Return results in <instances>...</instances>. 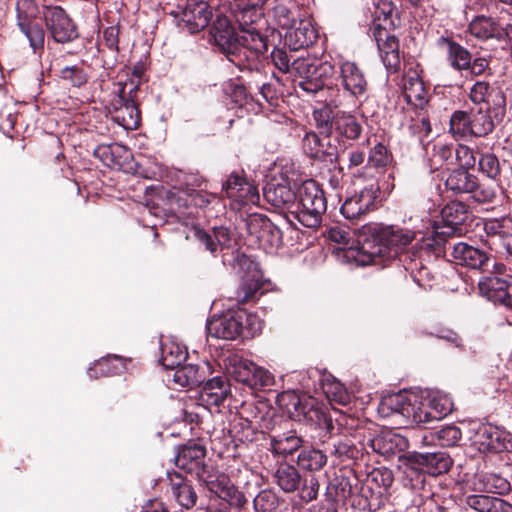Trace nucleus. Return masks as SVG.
I'll return each instance as SVG.
<instances>
[{"mask_svg":"<svg viewBox=\"0 0 512 512\" xmlns=\"http://www.w3.org/2000/svg\"><path fill=\"white\" fill-rule=\"evenodd\" d=\"M483 229L486 234L485 244L490 249L495 245L504 248L508 242L512 241V217L503 216L487 219L484 222Z\"/></svg>","mask_w":512,"mask_h":512,"instance_id":"36","label":"nucleus"},{"mask_svg":"<svg viewBox=\"0 0 512 512\" xmlns=\"http://www.w3.org/2000/svg\"><path fill=\"white\" fill-rule=\"evenodd\" d=\"M491 56H473L469 60L468 66L464 71L468 72L473 77L492 76L493 71L491 68Z\"/></svg>","mask_w":512,"mask_h":512,"instance_id":"63","label":"nucleus"},{"mask_svg":"<svg viewBox=\"0 0 512 512\" xmlns=\"http://www.w3.org/2000/svg\"><path fill=\"white\" fill-rule=\"evenodd\" d=\"M474 443L478 445L482 452L501 453L512 451L510 434L491 425H482L477 429Z\"/></svg>","mask_w":512,"mask_h":512,"instance_id":"26","label":"nucleus"},{"mask_svg":"<svg viewBox=\"0 0 512 512\" xmlns=\"http://www.w3.org/2000/svg\"><path fill=\"white\" fill-rule=\"evenodd\" d=\"M241 77L236 78V82L230 84V96L236 104L243 106L253 100L251 89L253 88V79L243 83Z\"/></svg>","mask_w":512,"mask_h":512,"instance_id":"59","label":"nucleus"},{"mask_svg":"<svg viewBox=\"0 0 512 512\" xmlns=\"http://www.w3.org/2000/svg\"><path fill=\"white\" fill-rule=\"evenodd\" d=\"M270 410L268 407L261 402H243L241 405V409L239 411L240 418H245V416H249L252 419L253 424L257 423L258 420L262 421L263 424L260 425L261 428H265L267 430L273 431L275 430L276 420L279 417H276L274 414L267 418Z\"/></svg>","mask_w":512,"mask_h":512,"instance_id":"44","label":"nucleus"},{"mask_svg":"<svg viewBox=\"0 0 512 512\" xmlns=\"http://www.w3.org/2000/svg\"><path fill=\"white\" fill-rule=\"evenodd\" d=\"M339 73L340 85L349 96L360 100L367 95L369 83L364 70L356 62L341 61Z\"/></svg>","mask_w":512,"mask_h":512,"instance_id":"23","label":"nucleus"},{"mask_svg":"<svg viewBox=\"0 0 512 512\" xmlns=\"http://www.w3.org/2000/svg\"><path fill=\"white\" fill-rule=\"evenodd\" d=\"M404 96L408 103L413 101L423 102L425 100V87L418 76H408L404 79Z\"/></svg>","mask_w":512,"mask_h":512,"instance_id":"57","label":"nucleus"},{"mask_svg":"<svg viewBox=\"0 0 512 512\" xmlns=\"http://www.w3.org/2000/svg\"><path fill=\"white\" fill-rule=\"evenodd\" d=\"M227 371L236 382L254 390L263 389L273 383V376L269 371L238 356L229 359Z\"/></svg>","mask_w":512,"mask_h":512,"instance_id":"18","label":"nucleus"},{"mask_svg":"<svg viewBox=\"0 0 512 512\" xmlns=\"http://www.w3.org/2000/svg\"><path fill=\"white\" fill-rule=\"evenodd\" d=\"M465 168H456L450 171L446 180L447 191L454 195L469 194L479 204H494L499 198V185L480 182L478 177Z\"/></svg>","mask_w":512,"mask_h":512,"instance_id":"7","label":"nucleus"},{"mask_svg":"<svg viewBox=\"0 0 512 512\" xmlns=\"http://www.w3.org/2000/svg\"><path fill=\"white\" fill-rule=\"evenodd\" d=\"M327 462L326 452L313 445L302 447L296 458L297 467L310 473L321 471L327 465Z\"/></svg>","mask_w":512,"mask_h":512,"instance_id":"42","label":"nucleus"},{"mask_svg":"<svg viewBox=\"0 0 512 512\" xmlns=\"http://www.w3.org/2000/svg\"><path fill=\"white\" fill-rule=\"evenodd\" d=\"M468 98L476 106L485 105L497 122H501L506 115V93L498 81L477 80L471 86Z\"/></svg>","mask_w":512,"mask_h":512,"instance_id":"16","label":"nucleus"},{"mask_svg":"<svg viewBox=\"0 0 512 512\" xmlns=\"http://www.w3.org/2000/svg\"><path fill=\"white\" fill-rule=\"evenodd\" d=\"M206 455L207 449L203 444L189 440L175 447L174 463L177 468L197 477L208 465Z\"/></svg>","mask_w":512,"mask_h":512,"instance_id":"21","label":"nucleus"},{"mask_svg":"<svg viewBox=\"0 0 512 512\" xmlns=\"http://www.w3.org/2000/svg\"><path fill=\"white\" fill-rule=\"evenodd\" d=\"M417 233L400 225H385L384 240L387 243V264L401 251L409 247Z\"/></svg>","mask_w":512,"mask_h":512,"instance_id":"33","label":"nucleus"},{"mask_svg":"<svg viewBox=\"0 0 512 512\" xmlns=\"http://www.w3.org/2000/svg\"><path fill=\"white\" fill-rule=\"evenodd\" d=\"M296 210L291 214L303 226L317 229L327 210V200L323 189L313 179L299 183L296 193Z\"/></svg>","mask_w":512,"mask_h":512,"instance_id":"5","label":"nucleus"},{"mask_svg":"<svg viewBox=\"0 0 512 512\" xmlns=\"http://www.w3.org/2000/svg\"><path fill=\"white\" fill-rule=\"evenodd\" d=\"M446 234L448 232L436 230L416 241L414 245L424 260H429L431 257L435 259L446 257L448 251H452L449 245L454 243L447 238Z\"/></svg>","mask_w":512,"mask_h":512,"instance_id":"32","label":"nucleus"},{"mask_svg":"<svg viewBox=\"0 0 512 512\" xmlns=\"http://www.w3.org/2000/svg\"><path fill=\"white\" fill-rule=\"evenodd\" d=\"M294 74L299 77L298 87L310 95H315L324 88V82H321L313 59L298 58L292 62Z\"/></svg>","mask_w":512,"mask_h":512,"instance_id":"34","label":"nucleus"},{"mask_svg":"<svg viewBox=\"0 0 512 512\" xmlns=\"http://www.w3.org/2000/svg\"><path fill=\"white\" fill-rule=\"evenodd\" d=\"M455 150L452 144L435 143L430 158L431 167L438 170L444 165H452L455 159Z\"/></svg>","mask_w":512,"mask_h":512,"instance_id":"53","label":"nucleus"},{"mask_svg":"<svg viewBox=\"0 0 512 512\" xmlns=\"http://www.w3.org/2000/svg\"><path fill=\"white\" fill-rule=\"evenodd\" d=\"M211 374L209 362L201 361L198 364H182L173 375L174 382L185 387H198L206 382Z\"/></svg>","mask_w":512,"mask_h":512,"instance_id":"37","label":"nucleus"},{"mask_svg":"<svg viewBox=\"0 0 512 512\" xmlns=\"http://www.w3.org/2000/svg\"><path fill=\"white\" fill-rule=\"evenodd\" d=\"M230 393L228 379L225 376H215L202 385L199 399L208 406H220Z\"/></svg>","mask_w":512,"mask_h":512,"instance_id":"38","label":"nucleus"},{"mask_svg":"<svg viewBox=\"0 0 512 512\" xmlns=\"http://www.w3.org/2000/svg\"><path fill=\"white\" fill-rule=\"evenodd\" d=\"M247 228L250 235H254L265 248H278L282 244V231L266 216H251Z\"/></svg>","mask_w":512,"mask_h":512,"instance_id":"28","label":"nucleus"},{"mask_svg":"<svg viewBox=\"0 0 512 512\" xmlns=\"http://www.w3.org/2000/svg\"><path fill=\"white\" fill-rule=\"evenodd\" d=\"M479 170L492 180H497L501 174L500 162L493 153H481L478 160Z\"/></svg>","mask_w":512,"mask_h":512,"instance_id":"62","label":"nucleus"},{"mask_svg":"<svg viewBox=\"0 0 512 512\" xmlns=\"http://www.w3.org/2000/svg\"><path fill=\"white\" fill-rule=\"evenodd\" d=\"M284 503L285 500L275 490L266 488L254 497L253 509L255 512H281Z\"/></svg>","mask_w":512,"mask_h":512,"instance_id":"48","label":"nucleus"},{"mask_svg":"<svg viewBox=\"0 0 512 512\" xmlns=\"http://www.w3.org/2000/svg\"><path fill=\"white\" fill-rule=\"evenodd\" d=\"M188 357L186 347L175 343L167 342L161 345V364L170 370H177Z\"/></svg>","mask_w":512,"mask_h":512,"instance_id":"47","label":"nucleus"},{"mask_svg":"<svg viewBox=\"0 0 512 512\" xmlns=\"http://www.w3.org/2000/svg\"><path fill=\"white\" fill-rule=\"evenodd\" d=\"M199 484L230 507L243 509L247 504L244 493L231 481L230 477L213 465H207L196 477Z\"/></svg>","mask_w":512,"mask_h":512,"instance_id":"11","label":"nucleus"},{"mask_svg":"<svg viewBox=\"0 0 512 512\" xmlns=\"http://www.w3.org/2000/svg\"><path fill=\"white\" fill-rule=\"evenodd\" d=\"M392 261H397L400 265L404 267V269L410 272L414 281L420 284V282L428 276L429 271L424 266V258L418 253L415 245H412L410 248H406L401 251L397 257L392 259Z\"/></svg>","mask_w":512,"mask_h":512,"instance_id":"41","label":"nucleus"},{"mask_svg":"<svg viewBox=\"0 0 512 512\" xmlns=\"http://www.w3.org/2000/svg\"><path fill=\"white\" fill-rule=\"evenodd\" d=\"M393 161V155L382 143H377L370 149L367 165L376 169H384Z\"/></svg>","mask_w":512,"mask_h":512,"instance_id":"56","label":"nucleus"},{"mask_svg":"<svg viewBox=\"0 0 512 512\" xmlns=\"http://www.w3.org/2000/svg\"><path fill=\"white\" fill-rule=\"evenodd\" d=\"M272 432L269 439L273 454L287 457L299 452L304 447V439L295 430L280 433L275 429Z\"/></svg>","mask_w":512,"mask_h":512,"instance_id":"39","label":"nucleus"},{"mask_svg":"<svg viewBox=\"0 0 512 512\" xmlns=\"http://www.w3.org/2000/svg\"><path fill=\"white\" fill-rule=\"evenodd\" d=\"M452 248L450 256L457 265L479 270L482 273L494 272L503 274L506 267L503 263L496 262L495 258L487 252L464 242L449 245Z\"/></svg>","mask_w":512,"mask_h":512,"instance_id":"14","label":"nucleus"},{"mask_svg":"<svg viewBox=\"0 0 512 512\" xmlns=\"http://www.w3.org/2000/svg\"><path fill=\"white\" fill-rule=\"evenodd\" d=\"M379 193L380 189L377 185L371 184L364 187L359 193L345 200L340 209L342 215L349 220L359 219L376 208Z\"/></svg>","mask_w":512,"mask_h":512,"instance_id":"24","label":"nucleus"},{"mask_svg":"<svg viewBox=\"0 0 512 512\" xmlns=\"http://www.w3.org/2000/svg\"><path fill=\"white\" fill-rule=\"evenodd\" d=\"M130 361V359L115 354H108L94 362L88 369V375L94 379L120 375L127 370V364Z\"/></svg>","mask_w":512,"mask_h":512,"instance_id":"40","label":"nucleus"},{"mask_svg":"<svg viewBox=\"0 0 512 512\" xmlns=\"http://www.w3.org/2000/svg\"><path fill=\"white\" fill-rule=\"evenodd\" d=\"M249 74L253 76V85L256 89L259 90L260 94L263 96V98L269 102L270 104L276 103L278 100V90L276 87L268 82H265L266 79V72H265V65L263 66V75L259 76L254 72L247 71Z\"/></svg>","mask_w":512,"mask_h":512,"instance_id":"61","label":"nucleus"},{"mask_svg":"<svg viewBox=\"0 0 512 512\" xmlns=\"http://www.w3.org/2000/svg\"><path fill=\"white\" fill-rule=\"evenodd\" d=\"M41 16L46 31L56 43H71L79 37L76 23L61 6L44 5L41 9Z\"/></svg>","mask_w":512,"mask_h":512,"instance_id":"15","label":"nucleus"},{"mask_svg":"<svg viewBox=\"0 0 512 512\" xmlns=\"http://www.w3.org/2000/svg\"><path fill=\"white\" fill-rule=\"evenodd\" d=\"M222 192L227 198L242 204H255L259 200L256 187L247 181L244 171L231 172L222 184Z\"/></svg>","mask_w":512,"mask_h":512,"instance_id":"27","label":"nucleus"},{"mask_svg":"<svg viewBox=\"0 0 512 512\" xmlns=\"http://www.w3.org/2000/svg\"><path fill=\"white\" fill-rule=\"evenodd\" d=\"M483 276L478 283L480 294L495 304L503 305L512 310V284L500 278L492 271Z\"/></svg>","mask_w":512,"mask_h":512,"instance_id":"25","label":"nucleus"},{"mask_svg":"<svg viewBox=\"0 0 512 512\" xmlns=\"http://www.w3.org/2000/svg\"><path fill=\"white\" fill-rule=\"evenodd\" d=\"M331 454L340 461L353 460L362 461L365 457L363 448L357 447L349 438L339 439L333 443Z\"/></svg>","mask_w":512,"mask_h":512,"instance_id":"50","label":"nucleus"},{"mask_svg":"<svg viewBox=\"0 0 512 512\" xmlns=\"http://www.w3.org/2000/svg\"><path fill=\"white\" fill-rule=\"evenodd\" d=\"M277 404L283 413L293 421L314 426L330 435L335 429L327 408L320 406L313 397L288 390L278 394Z\"/></svg>","mask_w":512,"mask_h":512,"instance_id":"2","label":"nucleus"},{"mask_svg":"<svg viewBox=\"0 0 512 512\" xmlns=\"http://www.w3.org/2000/svg\"><path fill=\"white\" fill-rule=\"evenodd\" d=\"M222 263L241 279L236 296L238 303L255 302L265 293L263 274L255 258L240 249H234L223 252Z\"/></svg>","mask_w":512,"mask_h":512,"instance_id":"3","label":"nucleus"},{"mask_svg":"<svg viewBox=\"0 0 512 512\" xmlns=\"http://www.w3.org/2000/svg\"><path fill=\"white\" fill-rule=\"evenodd\" d=\"M378 412L382 417H390L398 414L412 423H430L433 420H440L447 415L448 410H439L432 406V401L422 402L417 396L409 397L403 393H395L384 396L379 405Z\"/></svg>","mask_w":512,"mask_h":512,"instance_id":"4","label":"nucleus"},{"mask_svg":"<svg viewBox=\"0 0 512 512\" xmlns=\"http://www.w3.org/2000/svg\"><path fill=\"white\" fill-rule=\"evenodd\" d=\"M111 119L125 130H136L141 124V111L133 100L126 102L122 97H115L109 107Z\"/></svg>","mask_w":512,"mask_h":512,"instance_id":"30","label":"nucleus"},{"mask_svg":"<svg viewBox=\"0 0 512 512\" xmlns=\"http://www.w3.org/2000/svg\"><path fill=\"white\" fill-rule=\"evenodd\" d=\"M398 441H400L398 436L392 435L391 433H386L377 435L370 439L368 445L373 449L374 452L383 456H388L395 453L398 447Z\"/></svg>","mask_w":512,"mask_h":512,"instance_id":"55","label":"nucleus"},{"mask_svg":"<svg viewBox=\"0 0 512 512\" xmlns=\"http://www.w3.org/2000/svg\"><path fill=\"white\" fill-rule=\"evenodd\" d=\"M164 9L174 18L175 24L189 32L196 34L206 28L212 19V9L205 0H185L184 3L172 5L167 3Z\"/></svg>","mask_w":512,"mask_h":512,"instance_id":"10","label":"nucleus"},{"mask_svg":"<svg viewBox=\"0 0 512 512\" xmlns=\"http://www.w3.org/2000/svg\"><path fill=\"white\" fill-rule=\"evenodd\" d=\"M262 5L259 0H257V2H251L250 0H234L233 3H230V10L239 25V33L255 31L261 38H264L267 43V50H269L271 46L269 38L266 34H263L258 27V25L264 21Z\"/></svg>","mask_w":512,"mask_h":512,"instance_id":"20","label":"nucleus"},{"mask_svg":"<svg viewBox=\"0 0 512 512\" xmlns=\"http://www.w3.org/2000/svg\"><path fill=\"white\" fill-rule=\"evenodd\" d=\"M385 225L368 223L363 225L356 235V249L367 257L363 263L387 265V243L384 240Z\"/></svg>","mask_w":512,"mask_h":512,"instance_id":"13","label":"nucleus"},{"mask_svg":"<svg viewBox=\"0 0 512 512\" xmlns=\"http://www.w3.org/2000/svg\"><path fill=\"white\" fill-rule=\"evenodd\" d=\"M453 459L445 451L411 452L407 456V465L412 473L440 476L448 473L453 466Z\"/></svg>","mask_w":512,"mask_h":512,"instance_id":"19","label":"nucleus"},{"mask_svg":"<svg viewBox=\"0 0 512 512\" xmlns=\"http://www.w3.org/2000/svg\"><path fill=\"white\" fill-rule=\"evenodd\" d=\"M20 31L29 40L30 47L35 54H42L45 44V30L36 21L17 24Z\"/></svg>","mask_w":512,"mask_h":512,"instance_id":"51","label":"nucleus"},{"mask_svg":"<svg viewBox=\"0 0 512 512\" xmlns=\"http://www.w3.org/2000/svg\"><path fill=\"white\" fill-rule=\"evenodd\" d=\"M232 432L234 436L241 442H252L256 438L257 427L253 425L252 419L249 416L240 418V420L234 424Z\"/></svg>","mask_w":512,"mask_h":512,"instance_id":"64","label":"nucleus"},{"mask_svg":"<svg viewBox=\"0 0 512 512\" xmlns=\"http://www.w3.org/2000/svg\"><path fill=\"white\" fill-rule=\"evenodd\" d=\"M167 480L176 503L183 509H192L198 501V495L191 480L175 470L167 471Z\"/></svg>","mask_w":512,"mask_h":512,"instance_id":"31","label":"nucleus"},{"mask_svg":"<svg viewBox=\"0 0 512 512\" xmlns=\"http://www.w3.org/2000/svg\"><path fill=\"white\" fill-rule=\"evenodd\" d=\"M260 330L261 323L258 317L244 309L229 311L207 323L209 336L225 340H234L242 335L253 337Z\"/></svg>","mask_w":512,"mask_h":512,"instance_id":"6","label":"nucleus"},{"mask_svg":"<svg viewBox=\"0 0 512 512\" xmlns=\"http://www.w3.org/2000/svg\"><path fill=\"white\" fill-rule=\"evenodd\" d=\"M318 33L310 21L300 20L298 26H291L284 35V43L291 51H299L312 46Z\"/></svg>","mask_w":512,"mask_h":512,"instance_id":"35","label":"nucleus"},{"mask_svg":"<svg viewBox=\"0 0 512 512\" xmlns=\"http://www.w3.org/2000/svg\"><path fill=\"white\" fill-rule=\"evenodd\" d=\"M15 9L17 24L35 21L41 14L36 0H17Z\"/></svg>","mask_w":512,"mask_h":512,"instance_id":"60","label":"nucleus"},{"mask_svg":"<svg viewBox=\"0 0 512 512\" xmlns=\"http://www.w3.org/2000/svg\"><path fill=\"white\" fill-rule=\"evenodd\" d=\"M393 472L386 467L374 468L367 474L364 484L360 485V497L353 506L359 510L376 512L383 503V497L393 484Z\"/></svg>","mask_w":512,"mask_h":512,"instance_id":"12","label":"nucleus"},{"mask_svg":"<svg viewBox=\"0 0 512 512\" xmlns=\"http://www.w3.org/2000/svg\"><path fill=\"white\" fill-rule=\"evenodd\" d=\"M59 77L62 81L77 88L84 86L89 79L83 62L63 67L59 71Z\"/></svg>","mask_w":512,"mask_h":512,"instance_id":"52","label":"nucleus"},{"mask_svg":"<svg viewBox=\"0 0 512 512\" xmlns=\"http://www.w3.org/2000/svg\"><path fill=\"white\" fill-rule=\"evenodd\" d=\"M363 132V126L356 116L346 113L337 112L334 114V125L328 136L327 146L334 150L338 155L339 152H345L351 148Z\"/></svg>","mask_w":512,"mask_h":512,"instance_id":"17","label":"nucleus"},{"mask_svg":"<svg viewBox=\"0 0 512 512\" xmlns=\"http://www.w3.org/2000/svg\"><path fill=\"white\" fill-rule=\"evenodd\" d=\"M496 22L484 15L476 16L469 24L468 30L472 36L480 40L493 38Z\"/></svg>","mask_w":512,"mask_h":512,"instance_id":"54","label":"nucleus"},{"mask_svg":"<svg viewBox=\"0 0 512 512\" xmlns=\"http://www.w3.org/2000/svg\"><path fill=\"white\" fill-rule=\"evenodd\" d=\"M210 34L216 46L240 71L263 75L267 59V43L255 31L235 32L226 16H217Z\"/></svg>","mask_w":512,"mask_h":512,"instance_id":"1","label":"nucleus"},{"mask_svg":"<svg viewBox=\"0 0 512 512\" xmlns=\"http://www.w3.org/2000/svg\"><path fill=\"white\" fill-rule=\"evenodd\" d=\"M469 217V206L462 201L448 202L441 210V218L447 228L453 232L463 225Z\"/></svg>","mask_w":512,"mask_h":512,"instance_id":"46","label":"nucleus"},{"mask_svg":"<svg viewBox=\"0 0 512 512\" xmlns=\"http://www.w3.org/2000/svg\"><path fill=\"white\" fill-rule=\"evenodd\" d=\"M297 491L299 492L300 500L306 504L317 500L320 491L318 477L315 475L302 477V483Z\"/></svg>","mask_w":512,"mask_h":512,"instance_id":"58","label":"nucleus"},{"mask_svg":"<svg viewBox=\"0 0 512 512\" xmlns=\"http://www.w3.org/2000/svg\"><path fill=\"white\" fill-rule=\"evenodd\" d=\"M492 111L480 107L470 111L456 110L449 121L450 132L454 137H486L495 128Z\"/></svg>","mask_w":512,"mask_h":512,"instance_id":"8","label":"nucleus"},{"mask_svg":"<svg viewBox=\"0 0 512 512\" xmlns=\"http://www.w3.org/2000/svg\"><path fill=\"white\" fill-rule=\"evenodd\" d=\"M298 174L293 164L285 165L277 175H273L263 187L265 201L276 209H289L295 205L299 186Z\"/></svg>","mask_w":512,"mask_h":512,"instance_id":"9","label":"nucleus"},{"mask_svg":"<svg viewBox=\"0 0 512 512\" xmlns=\"http://www.w3.org/2000/svg\"><path fill=\"white\" fill-rule=\"evenodd\" d=\"M326 138L322 137L319 132L316 133L314 131L307 132L302 139V147L305 154L311 159H322L324 156L330 157V162H336L338 160V156L334 150H331L329 147L324 150V140Z\"/></svg>","mask_w":512,"mask_h":512,"instance_id":"45","label":"nucleus"},{"mask_svg":"<svg viewBox=\"0 0 512 512\" xmlns=\"http://www.w3.org/2000/svg\"><path fill=\"white\" fill-rule=\"evenodd\" d=\"M370 33L377 42L381 54L393 53L399 51V40L395 35L390 34L382 24L373 22L370 27Z\"/></svg>","mask_w":512,"mask_h":512,"instance_id":"49","label":"nucleus"},{"mask_svg":"<svg viewBox=\"0 0 512 512\" xmlns=\"http://www.w3.org/2000/svg\"><path fill=\"white\" fill-rule=\"evenodd\" d=\"M435 46L445 51L446 61L453 70L463 72L469 67L468 63L473 54L454 39L452 32L445 31L436 39Z\"/></svg>","mask_w":512,"mask_h":512,"instance_id":"29","label":"nucleus"},{"mask_svg":"<svg viewBox=\"0 0 512 512\" xmlns=\"http://www.w3.org/2000/svg\"><path fill=\"white\" fill-rule=\"evenodd\" d=\"M299 470L292 464L281 463L274 473V481L283 492L294 493L302 483V475Z\"/></svg>","mask_w":512,"mask_h":512,"instance_id":"43","label":"nucleus"},{"mask_svg":"<svg viewBox=\"0 0 512 512\" xmlns=\"http://www.w3.org/2000/svg\"><path fill=\"white\" fill-rule=\"evenodd\" d=\"M360 481L355 475H346L343 472L336 474L327 484L325 498L327 502L335 504L338 501L357 502L360 497Z\"/></svg>","mask_w":512,"mask_h":512,"instance_id":"22","label":"nucleus"}]
</instances>
